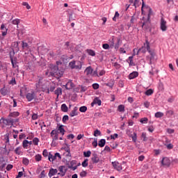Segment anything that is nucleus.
Listing matches in <instances>:
<instances>
[{
    "label": "nucleus",
    "mask_w": 178,
    "mask_h": 178,
    "mask_svg": "<svg viewBox=\"0 0 178 178\" xmlns=\"http://www.w3.org/2000/svg\"><path fill=\"white\" fill-rule=\"evenodd\" d=\"M80 176L81 177H86V176H87V172L86 171H82L80 173Z\"/></svg>",
    "instance_id": "obj_60"
},
{
    "label": "nucleus",
    "mask_w": 178,
    "mask_h": 178,
    "mask_svg": "<svg viewBox=\"0 0 178 178\" xmlns=\"http://www.w3.org/2000/svg\"><path fill=\"white\" fill-rule=\"evenodd\" d=\"M109 47H111L108 44H102V48L104 49H109Z\"/></svg>",
    "instance_id": "obj_58"
},
{
    "label": "nucleus",
    "mask_w": 178,
    "mask_h": 178,
    "mask_svg": "<svg viewBox=\"0 0 178 178\" xmlns=\"http://www.w3.org/2000/svg\"><path fill=\"white\" fill-rule=\"evenodd\" d=\"M1 30H4L1 31V34L3 35V37H5V35H6L8 34V29L6 28L5 24H1Z\"/></svg>",
    "instance_id": "obj_17"
},
{
    "label": "nucleus",
    "mask_w": 178,
    "mask_h": 178,
    "mask_svg": "<svg viewBox=\"0 0 178 178\" xmlns=\"http://www.w3.org/2000/svg\"><path fill=\"white\" fill-rule=\"evenodd\" d=\"M19 42H17L16 43H15V52H19V51H20V49H19Z\"/></svg>",
    "instance_id": "obj_40"
},
{
    "label": "nucleus",
    "mask_w": 178,
    "mask_h": 178,
    "mask_svg": "<svg viewBox=\"0 0 178 178\" xmlns=\"http://www.w3.org/2000/svg\"><path fill=\"white\" fill-rule=\"evenodd\" d=\"M151 104L149 103V102H144V106L145 107V108H149V105H150Z\"/></svg>",
    "instance_id": "obj_62"
},
{
    "label": "nucleus",
    "mask_w": 178,
    "mask_h": 178,
    "mask_svg": "<svg viewBox=\"0 0 178 178\" xmlns=\"http://www.w3.org/2000/svg\"><path fill=\"white\" fill-rule=\"evenodd\" d=\"M58 171L60 172H58V175H59L60 176L63 177V176H65V175H66V172H67L66 166H65V165L59 166Z\"/></svg>",
    "instance_id": "obj_11"
},
{
    "label": "nucleus",
    "mask_w": 178,
    "mask_h": 178,
    "mask_svg": "<svg viewBox=\"0 0 178 178\" xmlns=\"http://www.w3.org/2000/svg\"><path fill=\"white\" fill-rule=\"evenodd\" d=\"M42 155L45 158H47V156H49V153H48V150L47 149H44L43 152H42Z\"/></svg>",
    "instance_id": "obj_48"
},
{
    "label": "nucleus",
    "mask_w": 178,
    "mask_h": 178,
    "mask_svg": "<svg viewBox=\"0 0 178 178\" xmlns=\"http://www.w3.org/2000/svg\"><path fill=\"white\" fill-rule=\"evenodd\" d=\"M119 16H120V15L119 14V12L116 11L115 13L114 17H113V22H116V20L118 19H119Z\"/></svg>",
    "instance_id": "obj_33"
},
{
    "label": "nucleus",
    "mask_w": 178,
    "mask_h": 178,
    "mask_svg": "<svg viewBox=\"0 0 178 178\" xmlns=\"http://www.w3.org/2000/svg\"><path fill=\"white\" fill-rule=\"evenodd\" d=\"M145 95L149 96V95H152V94H154V90L152 89H148L145 92Z\"/></svg>",
    "instance_id": "obj_31"
},
{
    "label": "nucleus",
    "mask_w": 178,
    "mask_h": 178,
    "mask_svg": "<svg viewBox=\"0 0 178 178\" xmlns=\"http://www.w3.org/2000/svg\"><path fill=\"white\" fill-rule=\"evenodd\" d=\"M118 111L119 112H124V105H120L118 106Z\"/></svg>",
    "instance_id": "obj_42"
},
{
    "label": "nucleus",
    "mask_w": 178,
    "mask_h": 178,
    "mask_svg": "<svg viewBox=\"0 0 178 178\" xmlns=\"http://www.w3.org/2000/svg\"><path fill=\"white\" fill-rule=\"evenodd\" d=\"M114 66H115V67L117 68V69H120V64L118 63H114Z\"/></svg>",
    "instance_id": "obj_64"
},
{
    "label": "nucleus",
    "mask_w": 178,
    "mask_h": 178,
    "mask_svg": "<svg viewBox=\"0 0 178 178\" xmlns=\"http://www.w3.org/2000/svg\"><path fill=\"white\" fill-rule=\"evenodd\" d=\"M140 123H143L145 124H147L148 123V118H143L140 120Z\"/></svg>",
    "instance_id": "obj_39"
},
{
    "label": "nucleus",
    "mask_w": 178,
    "mask_h": 178,
    "mask_svg": "<svg viewBox=\"0 0 178 178\" xmlns=\"http://www.w3.org/2000/svg\"><path fill=\"white\" fill-rule=\"evenodd\" d=\"M74 87V85L72 82V81H69L66 85H65V88L67 90H70V88H73Z\"/></svg>",
    "instance_id": "obj_19"
},
{
    "label": "nucleus",
    "mask_w": 178,
    "mask_h": 178,
    "mask_svg": "<svg viewBox=\"0 0 178 178\" xmlns=\"http://www.w3.org/2000/svg\"><path fill=\"white\" fill-rule=\"evenodd\" d=\"M92 162H93V163H98V162H99V157L97 156V154H95L92 157Z\"/></svg>",
    "instance_id": "obj_24"
},
{
    "label": "nucleus",
    "mask_w": 178,
    "mask_h": 178,
    "mask_svg": "<svg viewBox=\"0 0 178 178\" xmlns=\"http://www.w3.org/2000/svg\"><path fill=\"white\" fill-rule=\"evenodd\" d=\"M19 113L17 111L10 113V116H12L13 118H17V116H19Z\"/></svg>",
    "instance_id": "obj_45"
},
{
    "label": "nucleus",
    "mask_w": 178,
    "mask_h": 178,
    "mask_svg": "<svg viewBox=\"0 0 178 178\" xmlns=\"http://www.w3.org/2000/svg\"><path fill=\"white\" fill-rule=\"evenodd\" d=\"M22 147L24 148H27L29 147V140H24L22 143Z\"/></svg>",
    "instance_id": "obj_36"
},
{
    "label": "nucleus",
    "mask_w": 178,
    "mask_h": 178,
    "mask_svg": "<svg viewBox=\"0 0 178 178\" xmlns=\"http://www.w3.org/2000/svg\"><path fill=\"white\" fill-rule=\"evenodd\" d=\"M83 168H87L88 166V159H86L84 161L82 162Z\"/></svg>",
    "instance_id": "obj_38"
},
{
    "label": "nucleus",
    "mask_w": 178,
    "mask_h": 178,
    "mask_svg": "<svg viewBox=\"0 0 178 178\" xmlns=\"http://www.w3.org/2000/svg\"><path fill=\"white\" fill-rule=\"evenodd\" d=\"M141 10H142L143 15H144V13H146L147 12H149L148 17H147V22H149V15H151V8L145 6V4H144V2H143Z\"/></svg>",
    "instance_id": "obj_6"
},
{
    "label": "nucleus",
    "mask_w": 178,
    "mask_h": 178,
    "mask_svg": "<svg viewBox=\"0 0 178 178\" xmlns=\"http://www.w3.org/2000/svg\"><path fill=\"white\" fill-rule=\"evenodd\" d=\"M113 168L118 172H121L122 170V164L119 163L118 161H113L112 162Z\"/></svg>",
    "instance_id": "obj_10"
},
{
    "label": "nucleus",
    "mask_w": 178,
    "mask_h": 178,
    "mask_svg": "<svg viewBox=\"0 0 178 178\" xmlns=\"http://www.w3.org/2000/svg\"><path fill=\"white\" fill-rule=\"evenodd\" d=\"M22 45L23 51H30V46L27 42H25L24 41H22Z\"/></svg>",
    "instance_id": "obj_15"
},
{
    "label": "nucleus",
    "mask_w": 178,
    "mask_h": 178,
    "mask_svg": "<svg viewBox=\"0 0 178 178\" xmlns=\"http://www.w3.org/2000/svg\"><path fill=\"white\" fill-rule=\"evenodd\" d=\"M26 97L29 102H31V101H33V99L35 98V93L34 92H29L26 94Z\"/></svg>",
    "instance_id": "obj_12"
},
{
    "label": "nucleus",
    "mask_w": 178,
    "mask_h": 178,
    "mask_svg": "<svg viewBox=\"0 0 178 178\" xmlns=\"http://www.w3.org/2000/svg\"><path fill=\"white\" fill-rule=\"evenodd\" d=\"M70 116H71V118H73L74 116H77V107L74 108V109L70 113Z\"/></svg>",
    "instance_id": "obj_22"
},
{
    "label": "nucleus",
    "mask_w": 178,
    "mask_h": 178,
    "mask_svg": "<svg viewBox=\"0 0 178 178\" xmlns=\"http://www.w3.org/2000/svg\"><path fill=\"white\" fill-rule=\"evenodd\" d=\"M38 143H40V139H38V138H34L33 140V143L34 144V145H38Z\"/></svg>",
    "instance_id": "obj_44"
},
{
    "label": "nucleus",
    "mask_w": 178,
    "mask_h": 178,
    "mask_svg": "<svg viewBox=\"0 0 178 178\" xmlns=\"http://www.w3.org/2000/svg\"><path fill=\"white\" fill-rule=\"evenodd\" d=\"M62 149L65 151V152H70V147H69V146H65L63 147Z\"/></svg>",
    "instance_id": "obj_55"
},
{
    "label": "nucleus",
    "mask_w": 178,
    "mask_h": 178,
    "mask_svg": "<svg viewBox=\"0 0 178 178\" xmlns=\"http://www.w3.org/2000/svg\"><path fill=\"white\" fill-rule=\"evenodd\" d=\"M42 159V156H41V154H38L35 156V161H36V162H40L41 161Z\"/></svg>",
    "instance_id": "obj_27"
},
{
    "label": "nucleus",
    "mask_w": 178,
    "mask_h": 178,
    "mask_svg": "<svg viewBox=\"0 0 178 178\" xmlns=\"http://www.w3.org/2000/svg\"><path fill=\"white\" fill-rule=\"evenodd\" d=\"M92 145L95 147V148H97V147H98V141L97 140V138L94 139V141L92 143Z\"/></svg>",
    "instance_id": "obj_41"
},
{
    "label": "nucleus",
    "mask_w": 178,
    "mask_h": 178,
    "mask_svg": "<svg viewBox=\"0 0 178 178\" xmlns=\"http://www.w3.org/2000/svg\"><path fill=\"white\" fill-rule=\"evenodd\" d=\"M131 138L134 143H136L137 141V134L136 132L134 133V136H131Z\"/></svg>",
    "instance_id": "obj_47"
},
{
    "label": "nucleus",
    "mask_w": 178,
    "mask_h": 178,
    "mask_svg": "<svg viewBox=\"0 0 178 178\" xmlns=\"http://www.w3.org/2000/svg\"><path fill=\"white\" fill-rule=\"evenodd\" d=\"M61 111L63 112H67V106L65 104L61 105Z\"/></svg>",
    "instance_id": "obj_34"
},
{
    "label": "nucleus",
    "mask_w": 178,
    "mask_h": 178,
    "mask_svg": "<svg viewBox=\"0 0 178 178\" xmlns=\"http://www.w3.org/2000/svg\"><path fill=\"white\" fill-rule=\"evenodd\" d=\"M163 116V113L157 112L155 113V118H162Z\"/></svg>",
    "instance_id": "obj_43"
},
{
    "label": "nucleus",
    "mask_w": 178,
    "mask_h": 178,
    "mask_svg": "<svg viewBox=\"0 0 178 178\" xmlns=\"http://www.w3.org/2000/svg\"><path fill=\"white\" fill-rule=\"evenodd\" d=\"M108 44L110 45V48H113V47H115V49H119V46L120 45V40L118 38L116 44H115V37L113 36L109 39Z\"/></svg>",
    "instance_id": "obj_4"
},
{
    "label": "nucleus",
    "mask_w": 178,
    "mask_h": 178,
    "mask_svg": "<svg viewBox=\"0 0 178 178\" xmlns=\"http://www.w3.org/2000/svg\"><path fill=\"white\" fill-rule=\"evenodd\" d=\"M140 4H141V0H134V6H135V8H138V6Z\"/></svg>",
    "instance_id": "obj_32"
},
{
    "label": "nucleus",
    "mask_w": 178,
    "mask_h": 178,
    "mask_svg": "<svg viewBox=\"0 0 178 178\" xmlns=\"http://www.w3.org/2000/svg\"><path fill=\"white\" fill-rule=\"evenodd\" d=\"M15 152L17 155H23V151H22V147H17L15 149Z\"/></svg>",
    "instance_id": "obj_21"
},
{
    "label": "nucleus",
    "mask_w": 178,
    "mask_h": 178,
    "mask_svg": "<svg viewBox=\"0 0 178 178\" xmlns=\"http://www.w3.org/2000/svg\"><path fill=\"white\" fill-rule=\"evenodd\" d=\"M1 94L2 95H8V90H6L5 88H3L1 90Z\"/></svg>",
    "instance_id": "obj_52"
},
{
    "label": "nucleus",
    "mask_w": 178,
    "mask_h": 178,
    "mask_svg": "<svg viewBox=\"0 0 178 178\" xmlns=\"http://www.w3.org/2000/svg\"><path fill=\"white\" fill-rule=\"evenodd\" d=\"M83 156L85 158H90L91 156V151L88 150L83 152Z\"/></svg>",
    "instance_id": "obj_30"
},
{
    "label": "nucleus",
    "mask_w": 178,
    "mask_h": 178,
    "mask_svg": "<svg viewBox=\"0 0 178 178\" xmlns=\"http://www.w3.org/2000/svg\"><path fill=\"white\" fill-rule=\"evenodd\" d=\"M101 99H99V98L96 97L95 98V99L93 100V102L91 103V106H94V105H98L99 106H101Z\"/></svg>",
    "instance_id": "obj_14"
},
{
    "label": "nucleus",
    "mask_w": 178,
    "mask_h": 178,
    "mask_svg": "<svg viewBox=\"0 0 178 178\" xmlns=\"http://www.w3.org/2000/svg\"><path fill=\"white\" fill-rule=\"evenodd\" d=\"M55 94L57 95V98H59V95H62V88H58L55 90Z\"/></svg>",
    "instance_id": "obj_25"
},
{
    "label": "nucleus",
    "mask_w": 178,
    "mask_h": 178,
    "mask_svg": "<svg viewBox=\"0 0 178 178\" xmlns=\"http://www.w3.org/2000/svg\"><path fill=\"white\" fill-rule=\"evenodd\" d=\"M56 63L57 66H59V65H63V63H65V58H62V60L57 61Z\"/></svg>",
    "instance_id": "obj_50"
},
{
    "label": "nucleus",
    "mask_w": 178,
    "mask_h": 178,
    "mask_svg": "<svg viewBox=\"0 0 178 178\" xmlns=\"http://www.w3.org/2000/svg\"><path fill=\"white\" fill-rule=\"evenodd\" d=\"M92 88L94 90H98L99 88V84H98V83H93L92 84Z\"/></svg>",
    "instance_id": "obj_54"
},
{
    "label": "nucleus",
    "mask_w": 178,
    "mask_h": 178,
    "mask_svg": "<svg viewBox=\"0 0 178 178\" xmlns=\"http://www.w3.org/2000/svg\"><path fill=\"white\" fill-rule=\"evenodd\" d=\"M69 66L71 69H75L76 70H81V67H83V62L79 60H72L70 62Z\"/></svg>",
    "instance_id": "obj_2"
},
{
    "label": "nucleus",
    "mask_w": 178,
    "mask_h": 178,
    "mask_svg": "<svg viewBox=\"0 0 178 178\" xmlns=\"http://www.w3.org/2000/svg\"><path fill=\"white\" fill-rule=\"evenodd\" d=\"M92 72H94V70H92V67L91 66H89L86 68L84 72L86 76H90L92 75Z\"/></svg>",
    "instance_id": "obj_13"
},
{
    "label": "nucleus",
    "mask_w": 178,
    "mask_h": 178,
    "mask_svg": "<svg viewBox=\"0 0 178 178\" xmlns=\"http://www.w3.org/2000/svg\"><path fill=\"white\" fill-rule=\"evenodd\" d=\"M64 156L67 158L69 160L72 159V154H70V152H65L63 154Z\"/></svg>",
    "instance_id": "obj_29"
},
{
    "label": "nucleus",
    "mask_w": 178,
    "mask_h": 178,
    "mask_svg": "<svg viewBox=\"0 0 178 178\" xmlns=\"http://www.w3.org/2000/svg\"><path fill=\"white\" fill-rule=\"evenodd\" d=\"M58 173L57 169L51 168L49 172V177H52V176H55Z\"/></svg>",
    "instance_id": "obj_16"
},
{
    "label": "nucleus",
    "mask_w": 178,
    "mask_h": 178,
    "mask_svg": "<svg viewBox=\"0 0 178 178\" xmlns=\"http://www.w3.org/2000/svg\"><path fill=\"white\" fill-rule=\"evenodd\" d=\"M95 137H98V136H101V131L98 129H96L94 132Z\"/></svg>",
    "instance_id": "obj_46"
},
{
    "label": "nucleus",
    "mask_w": 178,
    "mask_h": 178,
    "mask_svg": "<svg viewBox=\"0 0 178 178\" xmlns=\"http://www.w3.org/2000/svg\"><path fill=\"white\" fill-rule=\"evenodd\" d=\"M55 157L56 159H58V161H60V159H62V156H60V154L59 153H55Z\"/></svg>",
    "instance_id": "obj_49"
},
{
    "label": "nucleus",
    "mask_w": 178,
    "mask_h": 178,
    "mask_svg": "<svg viewBox=\"0 0 178 178\" xmlns=\"http://www.w3.org/2000/svg\"><path fill=\"white\" fill-rule=\"evenodd\" d=\"M119 137V135L118 134H115L114 135H111V140H116Z\"/></svg>",
    "instance_id": "obj_56"
},
{
    "label": "nucleus",
    "mask_w": 178,
    "mask_h": 178,
    "mask_svg": "<svg viewBox=\"0 0 178 178\" xmlns=\"http://www.w3.org/2000/svg\"><path fill=\"white\" fill-rule=\"evenodd\" d=\"M87 52L90 56H95V51H94V50L88 49Z\"/></svg>",
    "instance_id": "obj_35"
},
{
    "label": "nucleus",
    "mask_w": 178,
    "mask_h": 178,
    "mask_svg": "<svg viewBox=\"0 0 178 178\" xmlns=\"http://www.w3.org/2000/svg\"><path fill=\"white\" fill-rule=\"evenodd\" d=\"M79 111L84 113V112H87V106H83L79 108Z\"/></svg>",
    "instance_id": "obj_37"
},
{
    "label": "nucleus",
    "mask_w": 178,
    "mask_h": 178,
    "mask_svg": "<svg viewBox=\"0 0 178 178\" xmlns=\"http://www.w3.org/2000/svg\"><path fill=\"white\" fill-rule=\"evenodd\" d=\"M20 23V19H15L13 20V24L18 25Z\"/></svg>",
    "instance_id": "obj_53"
},
{
    "label": "nucleus",
    "mask_w": 178,
    "mask_h": 178,
    "mask_svg": "<svg viewBox=\"0 0 178 178\" xmlns=\"http://www.w3.org/2000/svg\"><path fill=\"white\" fill-rule=\"evenodd\" d=\"M48 160L49 162H54V161H56V157L55 156V154H52V153H49V159Z\"/></svg>",
    "instance_id": "obj_20"
},
{
    "label": "nucleus",
    "mask_w": 178,
    "mask_h": 178,
    "mask_svg": "<svg viewBox=\"0 0 178 178\" xmlns=\"http://www.w3.org/2000/svg\"><path fill=\"white\" fill-rule=\"evenodd\" d=\"M22 163L24 165H25L26 166H27V165H29V163H30V160H29V159L24 157L22 159Z\"/></svg>",
    "instance_id": "obj_28"
},
{
    "label": "nucleus",
    "mask_w": 178,
    "mask_h": 178,
    "mask_svg": "<svg viewBox=\"0 0 178 178\" xmlns=\"http://www.w3.org/2000/svg\"><path fill=\"white\" fill-rule=\"evenodd\" d=\"M23 6H26V9H31L30 5H29V3L27 2H23L22 3Z\"/></svg>",
    "instance_id": "obj_57"
},
{
    "label": "nucleus",
    "mask_w": 178,
    "mask_h": 178,
    "mask_svg": "<svg viewBox=\"0 0 178 178\" xmlns=\"http://www.w3.org/2000/svg\"><path fill=\"white\" fill-rule=\"evenodd\" d=\"M47 89H48V87L45 83H44V81L42 80V79H40L38 83H36L37 91H44Z\"/></svg>",
    "instance_id": "obj_5"
},
{
    "label": "nucleus",
    "mask_w": 178,
    "mask_h": 178,
    "mask_svg": "<svg viewBox=\"0 0 178 178\" xmlns=\"http://www.w3.org/2000/svg\"><path fill=\"white\" fill-rule=\"evenodd\" d=\"M50 136L52 138V141H56L58 140V138L59 137V131L56 129H54L51 131V132L50 133Z\"/></svg>",
    "instance_id": "obj_9"
},
{
    "label": "nucleus",
    "mask_w": 178,
    "mask_h": 178,
    "mask_svg": "<svg viewBox=\"0 0 178 178\" xmlns=\"http://www.w3.org/2000/svg\"><path fill=\"white\" fill-rule=\"evenodd\" d=\"M136 77H138V72H133L129 75V80H133V79H136Z\"/></svg>",
    "instance_id": "obj_18"
},
{
    "label": "nucleus",
    "mask_w": 178,
    "mask_h": 178,
    "mask_svg": "<svg viewBox=\"0 0 178 178\" xmlns=\"http://www.w3.org/2000/svg\"><path fill=\"white\" fill-rule=\"evenodd\" d=\"M161 166L169 168L170 166V159L168 157H163L161 161Z\"/></svg>",
    "instance_id": "obj_8"
},
{
    "label": "nucleus",
    "mask_w": 178,
    "mask_h": 178,
    "mask_svg": "<svg viewBox=\"0 0 178 178\" xmlns=\"http://www.w3.org/2000/svg\"><path fill=\"white\" fill-rule=\"evenodd\" d=\"M32 119H33V120H37L38 119V115H37L35 113L33 114Z\"/></svg>",
    "instance_id": "obj_61"
},
{
    "label": "nucleus",
    "mask_w": 178,
    "mask_h": 178,
    "mask_svg": "<svg viewBox=\"0 0 178 178\" xmlns=\"http://www.w3.org/2000/svg\"><path fill=\"white\" fill-rule=\"evenodd\" d=\"M46 76H52L54 77H62L63 76V72L60 71L58 66L54 65V64H50L47 72H46Z\"/></svg>",
    "instance_id": "obj_1"
},
{
    "label": "nucleus",
    "mask_w": 178,
    "mask_h": 178,
    "mask_svg": "<svg viewBox=\"0 0 178 178\" xmlns=\"http://www.w3.org/2000/svg\"><path fill=\"white\" fill-rule=\"evenodd\" d=\"M58 131L60 133L62 136H65V129L63 128V125H60L58 129Z\"/></svg>",
    "instance_id": "obj_26"
},
{
    "label": "nucleus",
    "mask_w": 178,
    "mask_h": 178,
    "mask_svg": "<svg viewBox=\"0 0 178 178\" xmlns=\"http://www.w3.org/2000/svg\"><path fill=\"white\" fill-rule=\"evenodd\" d=\"M160 29L161 31H166L168 30V22L163 17L160 21Z\"/></svg>",
    "instance_id": "obj_7"
},
{
    "label": "nucleus",
    "mask_w": 178,
    "mask_h": 178,
    "mask_svg": "<svg viewBox=\"0 0 178 178\" xmlns=\"http://www.w3.org/2000/svg\"><path fill=\"white\" fill-rule=\"evenodd\" d=\"M92 76L93 77H99V75L98 74V72L97 70L92 71Z\"/></svg>",
    "instance_id": "obj_51"
},
{
    "label": "nucleus",
    "mask_w": 178,
    "mask_h": 178,
    "mask_svg": "<svg viewBox=\"0 0 178 178\" xmlns=\"http://www.w3.org/2000/svg\"><path fill=\"white\" fill-rule=\"evenodd\" d=\"M105 144H106V140L105 139H101L98 143V145L101 148H102V147H105Z\"/></svg>",
    "instance_id": "obj_23"
},
{
    "label": "nucleus",
    "mask_w": 178,
    "mask_h": 178,
    "mask_svg": "<svg viewBox=\"0 0 178 178\" xmlns=\"http://www.w3.org/2000/svg\"><path fill=\"white\" fill-rule=\"evenodd\" d=\"M148 51L149 54L150 55H152V51H151V47H149V42L146 41L145 43H144L143 46L138 50L137 54H138V52H142L143 54H145Z\"/></svg>",
    "instance_id": "obj_3"
},
{
    "label": "nucleus",
    "mask_w": 178,
    "mask_h": 178,
    "mask_svg": "<svg viewBox=\"0 0 178 178\" xmlns=\"http://www.w3.org/2000/svg\"><path fill=\"white\" fill-rule=\"evenodd\" d=\"M141 137L143 138V141H147V134L143 132Z\"/></svg>",
    "instance_id": "obj_59"
},
{
    "label": "nucleus",
    "mask_w": 178,
    "mask_h": 178,
    "mask_svg": "<svg viewBox=\"0 0 178 178\" xmlns=\"http://www.w3.org/2000/svg\"><path fill=\"white\" fill-rule=\"evenodd\" d=\"M67 120H69V116L68 115H64L63 118V122H65Z\"/></svg>",
    "instance_id": "obj_63"
}]
</instances>
